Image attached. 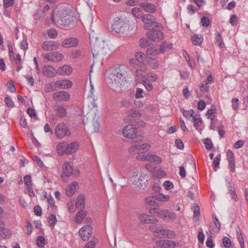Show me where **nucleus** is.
<instances>
[{
    "instance_id": "4c0bfd02",
    "label": "nucleus",
    "mask_w": 248,
    "mask_h": 248,
    "mask_svg": "<svg viewBox=\"0 0 248 248\" xmlns=\"http://www.w3.org/2000/svg\"><path fill=\"white\" fill-rule=\"evenodd\" d=\"M136 74L137 77L139 79H141L142 81L146 79H147V78H148L147 74L144 70L141 69H138L136 70Z\"/></svg>"
},
{
    "instance_id": "f704fd0d",
    "label": "nucleus",
    "mask_w": 248,
    "mask_h": 248,
    "mask_svg": "<svg viewBox=\"0 0 248 248\" xmlns=\"http://www.w3.org/2000/svg\"><path fill=\"white\" fill-rule=\"evenodd\" d=\"M155 200L158 201L166 202L170 201V196L168 195H165L163 193H159L155 196Z\"/></svg>"
},
{
    "instance_id": "412c9836",
    "label": "nucleus",
    "mask_w": 248,
    "mask_h": 248,
    "mask_svg": "<svg viewBox=\"0 0 248 248\" xmlns=\"http://www.w3.org/2000/svg\"><path fill=\"white\" fill-rule=\"evenodd\" d=\"M156 244L162 248H173L176 246L174 242L168 240H160L156 242Z\"/></svg>"
},
{
    "instance_id": "0eeeda50",
    "label": "nucleus",
    "mask_w": 248,
    "mask_h": 248,
    "mask_svg": "<svg viewBox=\"0 0 248 248\" xmlns=\"http://www.w3.org/2000/svg\"><path fill=\"white\" fill-rule=\"evenodd\" d=\"M150 148V145L145 143L141 145L135 144L132 145L129 149V152L132 155H143V153L148 151Z\"/></svg>"
},
{
    "instance_id": "9d476101",
    "label": "nucleus",
    "mask_w": 248,
    "mask_h": 248,
    "mask_svg": "<svg viewBox=\"0 0 248 248\" xmlns=\"http://www.w3.org/2000/svg\"><path fill=\"white\" fill-rule=\"evenodd\" d=\"M78 233L83 241H87L92 235V228L90 225H85L79 229Z\"/></svg>"
},
{
    "instance_id": "4be33fe9",
    "label": "nucleus",
    "mask_w": 248,
    "mask_h": 248,
    "mask_svg": "<svg viewBox=\"0 0 248 248\" xmlns=\"http://www.w3.org/2000/svg\"><path fill=\"white\" fill-rule=\"evenodd\" d=\"M192 122L194 123V127L200 133L202 131L203 127L202 126V120L200 115L195 116Z\"/></svg>"
},
{
    "instance_id": "8fccbe9b",
    "label": "nucleus",
    "mask_w": 248,
    "mask_h": 248,
    "mask_svg": "<svg viewBox=\"0 0 248 248\" xmlns=\"http://www.w3.org/2000/svg\"><path fill=\"white\" fill-rule=\"evenodd\" d=\"M45 244V239L44 237L40 236L37 238L36 245L38 247L43 248Z\"/></svg>"
},
{
    "instance_id": "09e8293b",
    "label": "nucleus",
    "mask_w": 248,
    "mask_h": 248,
    "mask_svg": "<svg viewBox=\"0 0 248 248\" xmlns=\"http://www.w3.org/2000/svg\"><path fill=\"white\" fill-rule=\"evenodd\" d=\"M200 215V209L199 206L197 205L194 207L193 220L195 222L199 221V217Z\"/></svg>"
},
{
    "instance_id": "2f4dec72",
    "label": "nucleus",
    "mask_w": 248,
    "mask_h": 248,
    "mask_svg": "<svg viewBox=\"0 0 248 248\" xmlns=\"http://www.w3.org/2000/svg\"><path fill=\"white\" fill-rule=\"evenodd\" d=\"M181 111L186 118L189 120L191 118H192V121L193 120V118L195 116H197L199 115L197 114H194V111L193 109L186 110L184 109H181Z\"/></svg>"
},
{
    "instance_id": "f3484780",
    "label": "nucleus",
    "mask_w": 248,
    "mask_h": 248,
    "mask_svg": "<svg viewBox=\"0 0 248 248\" xmlns=\"http://www.w3.org/2000/svg\"><path fill=\"white\" fill-rule=\"evenodd\" d=\"M54 85L58 89H69L73 86V82L69 79L58 80L54 82Z\"/></svg>"
},
{
    "instance_id": "1a4fd4ad",
    "label": "nucleus",
    "mask_w": 248,
    "mask_h": 248,
    "mask_svg": "<svg viewBox=\"0 0 248 248\" xmlns=\"http://www.w3.org/2000/svg\"><path fill=\"white\" fill-rule=\"evenodd\" d=\"M137 133V128L133 124H128L123 129V135L127 138L133 139L136 137Z\"/></svg>"
},
{
    "instance_id": "6e6d98bb",
    "label": "nucleus",
    "mask_w": 248,
    "mask_h": 248,
    "mask_svg": "<svg viewBox=\"0 0 248 248\" xmlns=\"http://www.w3.org/2000/svg\"><path fill=\"white\" fill-rule=\"evenodd\" d=\"M222 243H223L224 247L225 248H229L231 247V245H232L231 241L230 239L226 236L223 237V240H222Z\"/></svg>"
},
{
    "instance_id": "bf43d9fd",
    "label": "nucleus",
    "mask_w": 248,
    "mask_h": 248,
    "mask_svg": "<svg viewBox=\"0 0 248 248\" xmlns=\"http://www.w3.org/2000/svg\"><path fill=\"white\" fill-rule=\"evenodd\" d=\"M163 186L165 189L169 190L172 188L174 186L173 183L170 181H165L163 183Z\"/></svg>"
},
{
    "instance_id": "7c9ffc66",
    "label": "nucleus",
    "mask_w": 248,
    "mask_h": 248,
    "mask_svg": "<svg viewBox=\"0 0 248 248\" xmlns=\"http://www.w3.org/2000/svg\"><path fill=\"white\" fill-rule=\"evenodd\" d=\"M55 111L57 115L60 118H63L67 114V111L63 105H59L56 107Z\"/></svg>"
},
{
    "instance_id": "ea45409f",
    "label": "nucleus",
    "mask_w": 248,
    "mask_h": 248,
    "mask_svg": "<svg viewBox=\"0 0 248 248\" xmlns=\"http://www.w3.org/2000/svg\"><path fill=\"white\" fill-rule=\"evenodd\" d=\"M0 236L4 239L10 238L11 235V231L4 227L1 230Z\"/></svg>"
},
{
    "instance_id": "f8f14e48",
    "label": "nucleus",
    "mask_w": 248,
    "mask_h": 248,
    "mask_svg": "<svg viewBox=\"0 0 248 248\" xmlns=\"http://www.w3.org/2000/svg\"><path fill=\"white\" fill-rule=\"evenodd\" d=\"M53 99L57 102H66L70 98V94L65 91H58L54 93Z\"/></svg>"
},
{
    "instance_id": "338daca9",
    "label": "nucleus",
    "mask_w": 248,
    "mask_h": 248,
    "mask_svg": "<svg viewBox=\"0 0 248 248\" xmlns=\"http://www.w3.org/2000/svg\"><path fill=\"white\" fill-rule=\"evenodd\" d=\"M129 114L132 118L139 117L140 116V113L134 109H131Z\"/></svg>"
},
{
    "instance_id": "c03bdc74",
    "label": "nucleus",
    "mask_w": 248,
    "mask_h": 248,
    "mask_svg": "<svg viewBox=\"0 0 248 248\" xmlns=\"http://www.w3.org/2000/svg\"><path fill=\"white\" fill-rule=\"evenodd\" d=\"M57 90L56 86H54L52 83H48L45 85L44 91L46 93H49Z\"/></svg>"
},
{
    "instance_id": "5701e85b",
    "label": "nucleus",
    "mask_w": 248,
    "mask_h": 248,
    "mask_svg": "<svg viewBox=\"0 0 248 248\" xmlns=\"http://www.w3.org/2000/svg\"><path fill=\"white\" fill-rule=\"evenodd\" d=\"M141 7L146 12L154 13L156 11L155 6L150 2H142L140 4Z\"/></svg>"
},
{
    "instance_id": "39448f33",
    "label": "nucleus",
    "mask_w": 248,
    "mask_h": 248,
    "mask_svg": "<svg viewBox=\"0 0 248 248\" xmlns=\"http://www.w3.org/2000/svg\"><path fill=\"white\" fill-rule=\"evenodd\" d=\"M127 27V22L118 17L114 18L111 24L112 31L117 33L124 34Z\"/></svg>"
},
{
    "instance_id": "72a5a7b5",
    "label": "nucleus",
    "mask_w": 248,
    "mask_h": 248,
    "mask_svg": "<svg viewBox=\"0 0 248 248\" xmlns=\"http://www.w3.org/2000/svg\"><path fill=\"white\" fill-rule=\"evenodd\" d=\"M85 198L84 195H79L77 199L76 206L81 210H83L85 208Z\"/></svg>"
},
{
    "instance_id": "f03ea898",
    "label": "nucleus",
    "mask_w": 248,
    "mask_h": 248,
    "mask_svg": "<svg viewBox=\"0 0 248 248\" xmlns=\"http://www.w3.org/2000/svg\"><path fill=\"white\" fill-rule=\"evenodd\" d=\"M52 20L63 27H67L73 21L71 11L65 7L56 9L52 14Z\"/></svg>"
},
{
    "instance_id": "ddd939ff",
    "label": "nucleus",
    "mask_w": 248,
    "mask_h": 248,
    "mask_svg": "<svg viewBox=\"0 0 248 248\" xmlns=\"http://www.w3.org/2000/svg\"><path fill=\"white\" fill-rule=\"evenodd\" d=\"M147 37L154 42H158L162 40L164 35L162 32L158 30H153L147 32Z\"/></svg>"
},
{
    "instance_id": "a878e982",
    "label": "nucleus",
    "mask_w": 248,
    "mask_h": 248,
    "mask_svg": "<svg viewBox=\"0 0 248 248\" xmlns=\"http://www.w3.org/2000/svg\"><path fill=\"white\" fill-rule=\"evenodd\" d=\"M72 68L68 65H64L59 67L57 70V72L60 75H69L72 72Z\"/></svg>"
},
{
    "instance_id": "603ef678",
    "label": "nucleus",
    "mask_w": 248,
    "mask_h": 248,
    "mask_svg": "<svg viewBox=\"0 0 248 248\" xmlns=\"http://www.w3.org/2000/svg\"><path fill=\"white\" fill-rule=\"evenodd\" d=\"M47 35L50 38L54 39L57 36V31L54 29H51L47 31Z\"/></svg>"
},
{
    "instance_id": "aec40b11",
    "label": "nucleus",
    "mask_w": 248,
    "mask_h": 248,
    "mask_svg": "<svg viewBox=\"0 0 248 248\" xmlns=\"http://www.w3.org/2000/svg\"><path fill=\"white\" fill-rule=\"evenodd\" d=\"M78 44V40L76 38L71 37L63 40L62 46L64 48L75 47Z\"/></svg>"
},
{
    "instance_id": "4d7b16f0",
    "label": "nucleus",
    "mask_w": 248,
    "mask_h": 248,
    "mask_svg": "<svg viewBox=\"0 0 248 248\" xmlns=\"http://www.w3.org/2000/svg\"><path fill=\"white\" fill-rule=\"evenodd\" d=\"M204 143L205 145V148L208 150H210L212 149L213 148V143L211 140L209 139H206L204 140Z\"/></svg>"
},
{
    "instance_id": "20e7f679",
    "label": "nucleus",
    "mask_w": 248,
    "mask_h": 248,
    "mask_svg": "<svg viewBox=\"0 0 248 248\" xmlns=\"http://www.w3.org/2000/svg\"><path fill=\"white\" fill-rule=\"evenodd\" d=\"M156 213V216L162 218H168L169 220L174 221L176 219V214L168 209H162L160 208H151L149 209V213L151 215H155Z\"/></svg>"
},
{
    "instance_id": "6e6552de",
    "label": "nucleus",
    "mask_w": 248,
    "mask_h": 248,
    "mask_svg": "<svg viewBox=\"0 0 248 248\" xmlns=\"http://www.w3.org/2000/svg\"><path fill=\"white\" fill-rule=\"evenodd\" d=\"M137 159L140 161H146L157 164L162 162V159L159 156L149 154L139 155L137 156Z\"/></svg>"
},
{
    "instance_id": "dca6fc26",
    "label": "nucleus",
    "mask_w": 248,
    "mask_h": 248,
    "mask_svg": "<svg viewBox=\"0 0 248 248\" xmlns=\"http://www.w3.org/2000/svg\"><path fill=\"white\" fill-rule=\"evenodd\" d=\"M139 219L141 223L147 224H155L158 222V219L154 216L144 214L139 216Z\"/></svg>"
},
{
    "instance_id": "de8ad7c7",
    "label": "nucleus",
    "mask_w": 248,
    "mask_h": 248,
    "mask_svg": "<svg viewBox=\"0 0 248 248\" xmlns=\"http://www.w3.org/2000/svg\"><path fill=\"white\" fill-rule=\"evenodd\" d=\"M220 159L221 155L220 154H219L215 157L213 160V164L214 166V170L216 171L217 170V168L219 167Z\"/></svg>"
},
{
    "instance_id": "a18cd8bd",
    "label": "nucleus",
    "mask_w": 248,
    "mask_h": 248,
    "mask_svg": "<svg viewBox=\"0 0 248 248\" xmlns=\"http://www.w3.org/2000/svg\"><path fill=\"white\" fill-rule=\"evenodd\" d=\"M24 182L27 187H32V182L31 177L30 175H27L23 178Z\"/></svg>"
},
{
    "instance_id": "b1692460",
    "label": "nucleus",
    "mask_w": 248,
    "mask_h": 248,
    "mask_svg": "<svg viewBox=\"0 0 248 248\" xmlns=\"http://www.w3.org/2000/svg\"><path fill=\"white\" fill-rule=\"evenodd\" d=\"M73 171V169L70 165V162H66L62 166V175L66 177H69L71 176Z\"/></svg>"
},
{
    "instance_id": "774afa93",
    "label": "nucleus",
    "mask_w": 248,
    "mask_h": 248,
    "mask_svg": "<svg viewBox=\"0 0 248 248\" xmlns=\"http://www.w3.org/2000/svg\"><path fill=\"white\" fill-rule=\"evenodd\" d=\"M149 229L151 231L155 233L157 236L159 233V231H160L161 229L158 228L157 226L152 225L150 226Z\"/></svg>"
},
{
    "instance_id": "3c124183",
    "label": "nucleus",
    "mask_w": 248,
    "mask_h": 248,
    "mask_svg": "<svg viewBox=\"0 0 248 248\" xmlns=\"http://www.w3.org/2000/svg\"><path fill=\"white\" fill-rule=\"evenodd\" d=\"M142 84L147 91H151L153 89V84L151 81L148 80V78L142 81Z\"/></svg>"
},
{
    "instance_id": "7ed1b4c3",
    "label": "nucleus",
    "mask_w": 248,
    "mask_h": 248,
    "mask_svg": "<svg viewBox=\"0 0 248 248\" xmlns=\"http://www.w3.org/2000/svg\"><path fill=\"white\" fill-rule=\"evenodd\" d=\"M89 38L92 46L91 51L93 58L100 56L101 59L106 54L107 47L105 46V42L103 40L98 41V35L92 30L89 33Z\"/></svg>"
},
{
    "instance_id": "e433bc0d",
    "label": "nucleus",
    "mask_w": 248,
    "mask_h": 248,
    "mask_svg": "<svg viewBox=\"0 0 248 248\" xmlns=\"http://www.w3.org/2000/svg\"><path fill=\"white\" fill-rule=\"evenodd\" d=\"M66 143L65 142H61L58 144L57 150L58 154L60 155H62L64 154H66Z\"/></svg>"
},
{
    "instance_id": "a211bd4d",
    "label": "nucleus",
    "mask_w": 248,
    "mask_h": 248,
    "mask_svg": "<svg viewBox=\"0 0 248 248\" xmlns=\"http://www.w3.org/2000/svg\"><path fill=\"white\" fill-rule=\"evenodd\" d=\"M59 46V44L53 41H46L42 44V48L45 51H52L57 49Z\"/></svg>"
},
{
    "instance_id": "423d86ee",
    "label": "nucleus",
    "mask_w": 248,
    "mask_h": 248,
    "mask_svg": "<svg viewBox=\"0 0 248 248\" xmlns=\"http://www.w3.org/2000/svg\"><path fill=\"white\" fill-rule=\"evenodd\" d=\"M142 20L144 23V28L146 30H149L155 27L159 29L162 28L160 24L154 21V16L149 14L145 15L142 16Z\"/></svg>"
},
{
    "instance_id": "c756f323",
    "label": "nucleus",
    "mask_w": 248,
    "mask_h": 248,
    "mask_svg": "<svg viewBox=\"0 0 248 248\" xmlns=\"http://www.w3.org/2000/svg\"><path fill=\"white\" fill-rule=\"evenodd\" d=\"M159 53V50L154 47H150L146 51V54L150 59H154Z\"/></svg>"
},
{
    "instance_id": "49530a36",
    "label": "nucleus",
    "mask_w": 248,
    "mask_h": 248,
    "mask_svg": "<svg viewBox=\"0 0 248 248\" xmlns=\"http://www.w3.org/2000/svg\"><path fill=\"white\" fill-rule=\"evenodd\" d=\"M45 198H47L48 207H50L51 208H56V206H55V202L54 198L51 195H49L47 197L46 195H45Z\"/></svg>"
},
{
    "instance_id": "052dcab7",
    "label": "nucleus",
    "mask_w": 248,
    "mask_h": 248,
    "mask_svg": "<svg viewBox=\"0 0 248 248\" xmlns=\"http://www.w3.org/2000/svg\"><path fill=\"white\" fill-rule=\"evenodd\" d=\"M152 60L149 62V65L150 67L152 69H156L159 66V62L154 59H151Z\"/></svg>"
},
{
    "instance_id": "4468645a",
    "label": "nucleus",
    "mask_w": 248,
    "mask_h": 248,
    "mask_svg": "<svg viewBox=\"0 0 248 248\" xmlns=\"http://www.w3.org/2000/svg\"><path fill=\"white\" fill-rule=\"evenodd\" d=\"M45 58L48 61L57 62L61 61L63 58V56L61 53L52 52L47 53Z\"/></svg>"
},
{
    "instance_id": "37998d69",
    "label": "nucleus",
    "mask_w": 248,
    "mask_h": 248,
    "mask_svg": "<svg viewBox=\"0 0 248 248\" xmlns=\"http://www.w3.org/2000/svg\"><path fill=\"white\" fill-rule=\"evenodd\" d=\"M135 57L136 61H138L140 63H143L146 58V55L141 52L136 53L135 54Z\"/></svg>"
},
{
    "instance_id": "79ce46f5",
    "label": "nucleus",
    "mask_w": 248,
    "mask_h": 248,
    "mask_svg": "<svg viewBox=\"0 0 248 248\" xmlns=\"http://www.w3.org/2000/svg\"><path fill=\"white\" fill-rule=\"evenodd\" d=\"M215 39L216 42L218 43V46L220 48H222L224 46L221 33L217 32L215 34Z\"/></svg>"
},
{
    "instance_id": "c9c22d12",
    "label": "nucleus",
    "mask_w": 248,
    "mask_h": 248,
    "mask_svg": "<svg viewBox=\"0 0 248 248\" xmlns=\"http://www.w3.org/2000/svg\"><path fill=\"white\" fill-rule=\"evenodd\" d=\"M192 44L195 46H200L203 42V37L201 35L195 34L191 37Z\"/></svg>"
},
{
    "instance_id": "bb28decb",
    "label": "nucleus",
    "mask_w": 248,
    "mask_h": 248,
    "mask_svg": "<svg viewBox=\"0 0 248 248\" xmlns=\"http://www.w3.org/2000/svg\"><path fill=\"white\" fill-rule=\"evenodd\" d=\"M78 187V183L77 182H73L66 189V193L69 197H72L75 193L76 190Z\"/></svg>"
},
{
    "instance_id": "864d4df0",
    "label": "nucleus",
    "mask_w": 248,
    "mask_h": 248,
    "mask_svg": "<svg viewBox=\"0 0 248 248\" xmlns=\"http://www.w3.org/2000/svg\"><path fill=\"white\" fill-rule=\"evenodd\" d=\"M48 222L50 226H54L57 222V218L55 215L51 214L48 217Z\"/></svg>"
},
{
    "instance_id": "473e14b6",
    "label": "nucleus",
    "mask_w": 248,
    "mask_h": 248,
    "mask_svg": "<svg viewBox=\"0 0 248 248\" xmlns=\"http://www.w3.org/2000/svg\"><path fill=\"white\" fill-rule=\"evenodd\" d=\"M140 172L139 170L135 168L132 170L130 176L129 178V180L131 181L133 185H137V182H136V180L137 179V177L139 175Z\"/></svg>"
},
{
    "instance_id": "c85d7f7f",
    "label": "nucleus",
    "mask_w": 248,
    "mask_h": 248,
    "mask_svg": "<svg viewBox=\"0 0 248 248\" xmlns=\"http://www.w3.org/2000/svg\"><path fill=\"white\" fill-rule=\"evenodd\" d=\"M87 215V212L83 210H81L80 211L77 213L75 221L77 223H80L85 218Z\"/></svg>"
},
{
    "instance_id": "9b49d317",
    "label": "nucleus",
    "mask_w": 248,
    "mask_h": 248,
    "mask_svg": "<svg viewBox=\"0 0 248 248\" xmlns=\"http://www.w3.org/2000/svg\"><path fill=\"white\" fill-rule=\"evenodd\" d=\"M55 134L59 139H62L65 136H69L70 132L64 123L58 124L55 128Z\"/></svg>"
},
{
    "instance_id": "0e129e2a",
    "label": "nucleus",
    "mask_w": 248,
    "mask_h": 248,
    "mask_svg": "<svg viewBox=\"0 0 248 248\" xmlns=\"http://www.w3.org/2000/svg\"><path fill=\"white\" fill-rule=\"evenodd\" d=\"M216 228L213 229V231L216 232H218L220 230V223L218 219H216L214 221Z\"/></svg>"
},
{
    "instance_id": "393cba45",
    "label": "nucleus",
    "mask_w": 248,
    "mask_h": 248,
    "mask_svg": "<svg viewBox=\"0 0 248 248\" xmlns=\"http://www.w3.org/2000/svg\"><path fill=\"white\" fill-rule=\"evenodd\" d=\"M79 147L77 142H72L68 144H66V155H71L75 153Z\"/></svg>"
},
{
    "instance_id": "69168bd1",
    "label": "nucleus",
    "mask_w": 248,
    "mask_h": 248,
    "mask_svg": "<svg viewBox=\"0 0 248 248\" xmlns=\"http://www.w3.org/2000/svg\"><path fill=\"white\" fill-rule=\"evenodd\" d=\"M34 212L35 215L41 216L42 214V209L40 206L36 205L34 207Z\"/></svg>"
},
{
    "instance_id": "13d9d810",
    "label": "nucleus",
    "mask_w": 248,
    "mask_h": 248,
    "mask_svg": "<svg viewBox=\"0 0 248 248\" xmlns=\"http://www.w3.org/2000/svg\"><path fill=\"white\" fill-rule=\"evenodd\" d=\"M143 90L140 88H136L135 98L136 99L141 98L143 97Z\"/></svg>"
},
{
    "instance_id": "2eb2a0df",
    "label": "nucleus",
    "mask_w": 248,
    "mask_h": 248,
    "mask_svg": "<svg viewBox=\"0 0 248 248\" xmlns=\"http://www.w3.org/2000/svg\"><path fill=\"white\" fill-rule=\"evenodd\" d=\"M139 175V177H138L137 179L136 180V182H137V185H134L139 188H144V187H145L147 186L148 182V177L147 176L146 173L141 171L140 172Z\"/></svg>"
},
{
    "instance_id": "a19ab883",
    "label": "nucleus",
    "mask_w": 248,
    "mask_h": 248,
    "mask_svg": "<svg viewBox=\"0 0 248 248\" xmlns=\"http://www.w3.org/2000/svg\"><path fill=\"white\" fill-rule=\"evenodd\" d=\"M131 12L133 15L138 18H140L142 17V15L143 14L141 10L138 7L133 8L131 10Z\"/></svg>"
},
{
    "instance_id": "f257e3e1",
    "label": "nucleus",
    "mask_w": 248,
    "mask_h": 248,
    "mask_svg": "<svg viewBox=\"0 0 248 248\" xmlns=\"http://www.w3.org/2000/svg\"><path fill=\"white\" fill-rule=\"evenodd\" d=\"M131 73L130 68L125 65L112 67L107 72V82L112 90L120 92Z\"/></svg>"
},
{
    "instance_id": "680f3d73",
    "label": "nucleus",
    "mask_w": 248,
    "mask_h": 248,
    "mask_svg": "<svg viewBox=\"0 0 248 248\" xmlns=\"http://www.w3.org/2000/svg\"><path fill=\"white\" fill-rule=\"evenodd\" d=\"M201 22L202 25L205 27H208L210 23V21L209 18L206 16H203L202 17L201 19Z\"/></svg>"
},
{
    "instance_id": "58836bf2",
    "label": "nucleus",
    "mask_w": 248,
    "mask_h": 248,
    "mask_svg": "<svg viewBox=\"0 0 248 248\" xmlns=\"http://www.w3.org/2000/svg\"><path fill=\"white\" fill-rule=\"evenodd\" d=\"M171 47V44L168 43L166 42H163L160 47V50L161 52L164 53L170 50Z\"/></svg>"
},
{
    "instance_id": "cd10ccee",
    "label": "nucleus",
    "mask_w": 248,
    "mask_h": 248,
    "mask_svg": "<svg viewBox=\"0 0 248 248\" xmlns=\"http://www.w3.org/2000/svg\"><path fill=\"white\" fill-rule=\"evenodd\" d=\"M155 196H148L146 197L144 199L145 203L146 205L150 206L151 207L149 209V210L151 208H156L155 206L157 205L158 206L157 203L155 202Z\"/></svg>"
},
{
    "instance_id": "e2e57ef3",
    "label": "nucleus",
    "mask_w": 248,
    "mask_h": 248,
    "mask_svg": "<svg viewBox=\"0 0 248 248\" xmlns=\"http://www.w3.org/2000/svg\"><path fill=\"white\" fill-rule=\"evenodd\" d=\"M215 109L214 108H211L209 109L207 112V114L208 115V118L211 120H213L215 117Z\"/></svg>"
},
{
    "instance_id": "6ab92c4d",
    "label": "nucleus",
    "mask_w": 248,
    "mask_h": 248,
    "mask_svg": "<svg viewBox=\"0 0 248 248\" xmlns=\"http://www.w3.org/2000/svg\"><path fill=\"white\" fill-rule=\"evenodd\" d=\"M43 75L47 77L52 78L56 75L58 73L55 68L49 65H45L42 69Z\"/></svg>"
},
{
    "instance_id": "5fc2aeb1",
    "label": "nucleus",
    "mask_w": 248,
    "mask_h": 248,
    "mask_svg": "<svg viewBox=\"0 0 248 248\" xmlns=\"http://www.w3.org/2000/svg\"><path fill=\"white\" fill-rule=\"evenodd\" d=\"M165 237L169 239H173L175 237V234L173 231L165 229Z\"/></svg>"
}]
</instances>
